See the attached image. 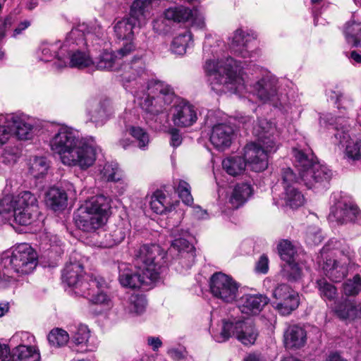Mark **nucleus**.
I'll list each match as a JSON object with an SVG mask.
<instances>
[{
  "mask_svg": "<svg viewBox=\"0 0 361 361\" xmlns=\"http://www.w3.org/2000/svg\"><path fill=\"white\" fill-rule=\"evenodd\" d=\"M34 339L35 337L32 335L25 331L17 333L13 337V340L16 341L20 340L22 342L21 344H25L26 345H30V344L34 341Z\"/></svg>",
  "mask_w": 361,
  "mask_h": 361,
  "instance_id": "obj_63",
  "label": "nucleus"
},
{
  "mask_svg": "<svg viewBox=\"0 0 361 361\" xmlns=\"http://www.w3.org/2000/svg\"><path fill=\"white\" fill-rule=\"evenodd\" d=\"M49 164L47 159L42 157H34L30 159L29 173L35 178H39L47 174Z\"/></svg>",
  "mask_w": 361,
  "mask_h": 361,
  "instance_id": "obj_43",
  "label": "nucleus"
},
{
  "mask_svg": "<svg viewBox=\"0 0 361 361\" xmlns=\"http://www.w3.org/2000/svg\"><path fill=\"white\" fill-rule=\"evenodd\" d=\"M305 239L307 243L311 245L320 243L322 236L319 228L316 226L308 227L305 233Z\"/></svg>",
  "mask_w": 361,
  "mask_h": 361,
  "instance_id": "obj_56",
  "label": "nucleus"
},
{
  "mask_svg": "<svg viewBox=\"0 0 361 361\" xmlns=\"http://www.w3.org/2000/svg\"><path fill=\"white\" fill-rule=\"evenodd\" d=\"M193 46V37L190 31L185 30L177 35L171 41L170 50L171 53L183 56L188 48Z\"/></svg>",
  "mask_w": 361,
  "mask_h": 361,
  "instance_id": "obj_34",
  "label": "nucleus"
},
{
  "mask_svg": "<svg viewBox=\"0 0 361 361\" xmlns=\"http://www.w3.org/2000/svg\"><path fill=\"white\" fill-rule=\"evenodd\" d=\"M74 45L75 44L68 46V66L71 68L83 69L94 65V61L90 57L88 52L79 50L73 51Z\"/></svg>",
  "mask_w": 361,
  "mask_h": 361,
  "instance_id": "obj_32",
  "label": "nucleus"
},
{
  "mask_svg": "<svg viewBox=\"0 0 361 361\" xmlns=\"http://www.w3.org/2000/svg\"><path fill=\"white\" fill-rule=\"evenodd\" d=\"M90 334L88 327L84 324H80L76 328L72 337L75 345H85L87 343Z\"/></svg>",
  "mask_w": 361,
  "mask_h": 361,
  "instance_id": "obj_53",
  "label": "nucleus"
},
{
  "mask_svg": "<svg viewBox=\"0 0 361 361\" xmlns=\"http://www.w3.org/2000/svg\"><path fill=\"white\" fill-rule=\"evenodd\" d=\"M37 214V197L29 191H23L15 197L6 196L0 201V216L5 220L13 217L19 225L30 224Z\"/></svg>",
  "mask_w": 361,
  "mask_h": 361,
  "instance_id": "obj_7",
  "label": "nucleus"
},
{
  "mask_svg": "<svg viewBox=\"0 0 361 361\" xmlns=\"http://www.w3.org/2000/svg\"><path fill=\"white\" fill-rule=\"evenodd\" d=\"M283 194V200L286 206L290 208H298L305 203V197L302 193L294 185L285 186Z\"/></svg>",
  "mask_w": 361,
  "mask_h": 361,
  "instance_id": "obj_41",
  "label": "nucleus"
},
{
  "mask_svg": "<svg viewBox=\"0 0 361 361\" xmlns=\"http://www.w3.org/2000/svg\"><path fill=\"white\" fill-rule=\"evenodd\" d=\"M82 286L84 288L77 290V295L87 298L90 302L102 306L104 310H109L112 307L111 298L104 291L106 283L102 277L91 276L90 283H84Z\"/></svg>",
  "mask_w": 361,
  "mask_h": 361,
  "instance_id": "obj_14",
  "label": "nucleus"
},
{
  "mask_svg": "<svg viewBox=\"0 0 361 361\" xmlns=\"http://www.w3.org/2000/svg\"><path fill=\"white\" fill-rule=\"evenodd\" d=\"M51 150L67 166L85 171L94 164L97 158L96 143L92 137H80L75 128L62 124L57 126L49 140Z\"/></svg>",
  "mask_w": 361,
  "mask_h": 361,
  "instance_id": "obj_2",
  "label": "nucleus"
},
{
  "mask_svg": "<svg viewBox=\"0 0 361 361\" xmlns=\"http://www.w3.org/2000/svg\"><path fill=\"white\" fill-rule=\"evenodd\" d=\"M240 284L231 276L222 272L214 273L210 278L209 289L212 295L226 303L236 301Z\"/></svg>",
  "mask_w": 361,
  "mask_h": 361,
  "instance_id": "obj_13",
  "label": "nucleus"
},
{
  "mask_svg": "<svg viewBox=\"0 0 361 361\" xmlns=\"http://www.w3.org/2000/svg\"><path fill=\"white\" fill-rule=\"evenodd\" d=\"M146 303L143 296L133 294L128 299L126 309L130 314H140L145 311Z\"/></svg>",
  "mask_w": 361,
  "mask_h": 361,
  "instance_id": "obj_45",
  "label": "nucleus"
},
{
  "mask_svg": "<svg viewBox=\"0 0 361 361\" xmlns=\"http://www.w3.org/2000/svg\"><path fill=\"white\" fill-rule=\"evenodd\" d=\"M102 178L107 181L118 182L123 180V171L116 163H107L102 170Z\"/></svg>",
  "mask_w": 361,
  "mask_h": 361,
  "instance_id": "obj_46",
  "label": "nucleus"
},
{
  "mask_svg": "<svg viewBox=\"0 0 361 361\" xmlns=\"http://www.w3.org/2000/svg\"><path fill=\"white\" fill-rule=\"evenodd\" d=\"M257 33L249 29L238 28L230 39V47L243 58L252 57L255 52L249 50V44L257 39Z\"/></svg>",
  "mask_w": 361,
  "mask_h": 361,
  "instance_id": "obj_21",
  "label": "nucleus"
},
{
  "mask_svg": "<svg viewBox=\"0 0 361 361\" xmlns=\"http://www.w3.org/2000/svg\"><path fill=\"white\" fill-rule=\"evenodd\" d=\"M269 302V298L261 294H244L238 300L239 310L247 316L259 314Z\"/></svg>",
  "mask_w": 361,
  "mask_h": 361,
  "instance_id": "obj_24",
  "label": "nucleus"
},
{
  "mask_svg": "<svg viewBox=\"0 0 361 361\" xmlns=\"http://www.w3.org/2000/svg\"><path fill=\"white\" fill-rule=\"evenodd\" d=\"M258 331L250 321L232 319H224L219 332L213 334L214 339L218 343L227 341L234 336L244 345H253L257 337Z\"/></svg>",
  "mask_w": 361,
  "mask_h": 361,
  "instance_id": "obj_11",
  "label": "nucleus"
},
{
  "mask_svg": "<svg viewBox=\"0 0 361 361\" xmlns=\"http://www.w3.org/2000/svg\"><path fill=\"white\" fill-rule=\"evenodd\" d=\"M293 157L300 179L308 188L328 183L331 178V171L326 165L321 164L312 152L294 149Z\"/></svg>",
  "mask_w": 361,
  "mask_h": 361,
  "instance_id": "obj_8",
  "label": "nucleus"
},
{
  "mask_svg": "<svg viewBox=\"0 0 361 361\" xmlns=\"http://www.w3.org/2000/svg\"><path fill=\"white\" fill-rule=\"evenodd\" d=\"M165 254L157 245H143L134 251L135 267L147 274L154 281L159 278V271L164 261Z\"/></svg>",
  "mask_w": 361,
  "mask_h": 361,
  "instance_id": "obj_12",
  "label": "nucleus"
},
{
  "mask_svg": "<svg viewBox=\"0 0 361 361\" xmlns=\"http://www.w3.org/2000/svg\"><path fill=\"white\" fill-rule=\"evenodd\" d=\"M94 66L98 70L117 71L123 64L116 51L104 50L94 62Z\"/></svg>",
  "mask_w": 361,
  "mask_h": 361,
  "instance_id": "obj_31",
  "label": "nucleus"
},
{
  "mask_svg": "<svg viewBox=\"0 0 361 361\" xmlns=\"http://www.w3.org/2000/svg\"><path fill=\"white\" fill-rule=\"evenodd\" d=\"M278 250L281 259L286 263L295 259L296 249L290 241L288 240H281L278 245Z\"/></svg>",
  "mask_w": 361,
  "mask_h": 361,
  "instance_id": "obj_48",
  "label": "nucleus"
},
{
  "mask_svg": "<svg viewBox=\"0 0 361 361\" xmlns=\"http://www.w3.org/2000/svg\"><path fill=\"white\" fill-rule=\"evenodd\" d=\"M171 119L176 126L184 128L193 125L197 116L192 104L184 100H178L171 109Z\"/></svg>",
  "mask_w": 361,
  "mask_h": 361,
  "instance_id": "obj_22",
  "label": "nucleus"
},
{
  "mask_svg": "<svg viewBox=\"0 0 361 361\" xmlns=\"http://www.w3.org/2000/svg\"><path fill=\"white\" fill-rule=\"evenodd\" d=\"M129 133L137 142V146L141 149H146L149 142V137L147 132L142 128L136 126H130L128 129Z\"/></svg>",
  "mask_w": 361,
  "mask_h": 361,
  "instance_id": "obj_50",
  "label": "nucleus"
},
{
  "mask_svg": "<svg viewBox=\"0 0 361 361\" xmlns=\"http://www.w3.org/2000/svg\"><path fill=\"white\" fill-rule=\"evenodd\" d=\"M336 316L343 320H354L359 315L358 307L351 301L345 300L337 304L334 307Z\"/></svg>",
  "mask_w": 361,
  "mask_h": 361,
  "instance_id": "obj_40",
  "label": "nucleus"
},
{
  "mask_svg": "<svg viewBox=\"0 0 361 361\" xmlns=\"http://www.w3.org/2000/svg\"><path fill=\"white\" fill-rule=\"evenodd\" d=\"M252 186L246 183H238L228 197L231 207L238 209L243 205L252 195Z\"/></svg>",
  "mask_w": 361,
  "mask_h": 361,
  "instance_id": "obj_29",
  "label": "nucleus"
},
{
  "mask_svg": "<svg viewBox=\"0 0 361 361\" xmlns=\"http://www.w3.org/2000/svg\"><path fill=\"white\" fill-rule=\"evenodd\" d=\"M167 354L174 361L184 360L188 356V352L183 346L170 348L167 350Z\"/></svg>",
  "mask_w": 361,
  "mask_h": 361,
  "instance_id": "obj_57",
  "label": "nucleus"
},
{
  "mask_svg": "<svg viewBox=\"0 0 361 361\" xmlns=\"http://www.w3.org/2000/svg\"><path fill=\"white\" fill-rule=\"evenodd\" d=\"M135 269H133L131 266L126 264H121L118 266V281L122 286L137 288L150 286L155 281L147 274H143L142 270L135 267Z\"/></svg>",
  "mask_w": 361,
  "mask_h": 361,
  "instance_id": "obj_18",
  "label": "nucleus"
},
{
  "mask_svg": "<svg viewBox=\"0 0 361 361\" xmlns=\"http://www.w3.org/2000/svg\"><path fill=\"white\" fill-rule=\"evenodd\" d=\"M136 49V46L132 40L126 42L118 49L116 53L118 56H119V59L121 60V63L123 64V59L127 57L130 55L133 52H134Z\"/></svg>",
  "mask_w": 361,
  "mask_h": 361,
  "instance_id": "obj_59",
  "label": "nucleus"
},
{
  "mask_svg": "<svg viewBox=\"0 0 361 361\" xmlns=\"http://www.w3.org/2000/svg\"><path fill=\"white\" fill-rule=\"evenodd\" d=\"M326 95L329 100L337 104L338 109H343L345 111H348L353 106V100L350 97H343L339 90H327Z\"/></svg>",
  "mask_w": 361,
  "mask_h": 361,
  "instance_id": "obj_42",
  "label": "nucleus"
},
{
  "mask_svg": "<svg viewBox=\"0 0 361 361\" xmlns=\"http://www.w3.org/2000/svg\"><path fill=\"white\" fill-rule=\"evenodd\" d=\"M150 207L158 214H162L169 210L167 199L162 191L157 190L153 193L150 200Z\"/></svg>",
  "mask_w": 361,
  "mask_h": 361,
  "instance_id": "obj_44",
  "label": "nucleus"
},
{
  "mask_svg": "<svg viewBox=\"0 0 361 361\" xmlns=\"http://www.w3.org/2000/svg\"><path fill=\"white\" fill-rule=\"evenodd\" d=\"M169 252L170 255H176L187 259L189 262L187 265L188 268L190 267L194 262V247L185 238H179L173 240L169 249Z\"/></svg>",
  "mask_w": 361,
  "mask_h": 361,
  "instance_id": "obj_28",
  "label": "nucleus"
},
{
  "mask_svg": "<svg viewBox=\"0 0 361 361\" xmlns=\"http://www.w3.org/2000/svg\"><path fill=\"white\" fill-rule=\"evenodd\" d=\"M281 178L284 187L288 185H293V183L297 182L298 179L295 174L293 173V170L290 168L282 169Z\"/></svg>",
  "mask_w": 361,
  "mask_h": 361,
  "instance_id": "obj_60",
  "label": "nucleus"
},
{
  "mask_svg": "<svg viewBox=\"0 0 361 361\" xmlns=\"http://www.w3.org/2000/svg\"><path fill=\"white\" fill-rule=\"evenodd\" d=\"M234 135L233 128L226 123L215 125L210 135L211 143L219 149H224L228 147Z\"/></svg>",
  "mask_w": 361,
  "mask_h": 361,
  "instance_id": "obj_26",
  "label": "nucleus"
},
{
  "mask_svg": "<svg viewBox=\"0 0 361 361\" xmlns=\"http://www.w3.org/2000/svg\"><path fill=\"white\" fill-rule=\"evenodd\" d=\"M100 33L99 25H90L86 23H80L68 34L63 42L56 41L42 43L39 47V57L41 61L45 62L54 61L57 68L67 67L68 46L85 44L89 35L95 34L99 36Z\"/></svg>",
  "mask_w": 361,
  "mask_h": 361,
  "instance_id": "obj_4",
  "label": "nucleus"
},
{
  "mask_svg": "<svg viewBox=\"0 0 361 361\" xmlns=\"http://www.w3.org/2000/svg\"><path fill=\"white\" fill-rule=\"evenodd\" d=\"M12 361H39L40 355L38 350L32 345L20 344L13 349Z\"/></svg>",
  "mask_w": 361,
  "mask_h": 361,
  "instance_id": "obj_36",
  "label": "nucleus"
},
{
  "mask_svg": "<svg viewBox=\"0 0 361 361\" xmlns=\"http://www.w3.org/2000/svg\"><path fill=\"white\" fill-rule=\"evenodd\" d=\"M277 148L269 149L262 143L250 142L243 149V159L253 171L261 172L268 167V154Z\"/></svg>",
  "mask_w": 361,
  "mask_h": 361,
  "instance_id": "obj_16",
  "label": "nucleus"
},
{
  "mask_svg": "<svg viewBox=\"0 0 361 361\" xmlns=\"http://www.w3.org/2000/svg\"><path fill=\"white\" fill-rule=\"evenodd\" d=\"M17 151V149L13 147H6L4 149L2 154L3 162L6 164L16 163L19 158Z\"/></svg>",
  "mask_w": 361,
  "mask_h": 361,
  "instance_id": "obj_58",
  "label": "nucleus"
},
{
  "mask_svg": "<svg viewBox=\"0 0 361 361\" xmlns=\"http://www.w3.org/2000/svg\"><path fill=\"white\" fill-rule=\"evenodd\" d=\"M192 16V10L182 5L170 7L164 12L165 18L175 23L189 22Z\"/></svg>",
  "mask_w": 361,
  "mask_h": 361,
  "instance_id": "obj_39",
  "label": "nucleus"
},
{
  "mask_svg": "<svg viewBox=\"0 0 361 361\" xmlns=\"http://www.w3.org/2000/svg\"><path fill=\"white\" fill-rule=\"evenodd\" d=\"M343 34L347 43L353 47L361 46V22L354 19L344 25Z\"/></svg>",
  "mask_w": 361,
  "mask_h": 361,
  "instance_id": "obj_37",
  "label": "nucleus"
},
{
  "mask_svg": "<svg viewBox=\"0 0 361 361\" xmlns=\"http://www.w3.org/2000/svg\"><path fill=\"white\" fill-rule=\"evenodd\" d=\"M169 134L171 135V145L173 147H177L180 145L182 143V135L180 133V131L176 128H171L169 130Z\"/></svg>",
  "mask_w": 361,
  "mask_h": 361,
  "instance_id": "obj_64",
  "label": "nucleus"
},
{
  "mask_svg": "<svg viewBox=\"0 0 361 361\" xmlns=\"http://www.w3.org/2000/svg\"><path fill=\"white\" fill-rule=\"evenodd\" d=\"M47 339L51 346L60 348L68 343L69 336L66 331L61 329H55L50 331Z\"/></svg>",
  "mask_w": 361,
  "mask_h": 361,
  "instance_id": "obj_47",
  "label": "nucleus"
},
{
  "mask_svg": "<svg viewBox=\"0 0 361 361\" xmlns=\"http://www.w3.org/2000/svg\"><path fill=\"white\" fill-rule=\"evenodd\" d=\"M272 295V305L281 315L290 314L299 306L298 293L286 284H280L276 287Z\"/></svg>",
  "mask_w": 361,
  "mask_h": 361,
  "instance_id": "obj_15",
  "label": "nucleus"
},
{
  "mask_svg": "<svg viewBox=\"0 0 361 361\" xmlns=\"http://www.w3.org/2000/svg\"><path fill=\"white\" fill-rule=\"evenodd\" d=\"M317 286L320 292L321 296L325 300H333L337 295V290L336 287L328 283L324 279L317 281Z\"/></svg>",
  "mask_w": 361,
  "mask_h": 361,
  "instance_id": "obj_52",
  "label": "nucleus"
},
{
  "mask_svg": "<svg viewBox=\"0 0 361 361\" xmlns=\"http://www.w3.org/2000/svg\"><path fill=\"white\" fill-rule=\"evenodd\" d=\"M203 68L212 89L217 93L226 91L242 93L246 90L239 66L233 58L208 59Z\"/></svg>",
  "mask_w": 361,
  "mask_h": 361,
  "instance_id": "obj_3",
  "label": "nucleus"
},
{
  "mask_svg": "<svg viewBox=\"0 0 361 361\" xmlns=\"http://www.w3.org/2000/svg\"><path fill=\"white\" fill-rule=\"evenodd\" d=\"M110 115V109L99 106L91 112L90 120L97 124H103L109 118Z\"/></svg>",
  "mask_w": 361,
  "mask_h": 361,
  "instance_id": "obj_54",
  "label": "nucleus"
},
{
  "mask_svg": "<svg viewBox=\"0 0 361 361\" xmlns=\"http://www.w3.org/2000/svg\"><path fill=\"white\" fill-rule=\"evenodd\" d=\"M192 16L191 17L189 22H191L193 25L199 28H203L205 25L204 16L195 8H192Z\"/></svg>",
  "mask_w": 361,
  "mask_h": 361,
  "instance_id": "obj_61",
  "label": "nucleus"
},
{
  "mask_svg": "<svg viewBox=\"0 0 361 361\" xmlns=\"http://www.w3.org/2000/svg\"><path fill=\"white\" fill-rule=\"evenodd\" d=\"M282 274L284 278L288 281H297L300 279L302 271L298 264L295 262V259L290 262H286L282 269Z\"/></svg>",
  "mask_w": 361,
  "mask_h": 361,
  "instance_id": "obj_51",
  "label": "nucleus"
},
{
  "mask_svg": "<svg viewBox=\"0 0 361 361\" xmlns=\"http://www.w3.org/2000/svg\"><path fill=\"white\" fill-rule=\"evenodd\" d=\"M247 166L243 157L239 156L228 157L222 161L223 169L232 176L242 175L245 171Z\"/></svg>",
  "mask_w": 361,
  "mask_h": 361,
  "instance_id": "obj_38",
  "label": "nucleus"
},
{
  "mask_svg": "<svg viewBox=\"0 0 361 361\" xmlns=\"http://www.w3.org/2000/svg\"><path fill=\"white\" fill-rule=\"evenodd\" d=\"M37 264V252L27 243L4 252L0 263V288L6 287L16 276L32 273Z\"/></svg>",
  "mask_w": 361,
  "mask_h": 361,
  "instance_id": "obj_5",
  "label": "nucleus"
},
{
  "mask_svg": "<svg viewBox=\"0 0 361 361\" xmlns=\"http://www.w3.org/2000/svg\"><path fill=\"white\" fill-rule=\"evenodd\" d=\"M347 117L340 116L334 118L331 114L320 117V123H328L334 125L336 133L335 137L343 148L344 159L349 163L361 161V140L348 134L350 126L347 123Z\"/></svg>",
  "mask_w": 361,
  "mask_h": 361,
  "instance_id": "obj_10",
  "label": "nucleus"
},
{
  "mask_svg": "<svg viewBox=\"0 0 361 361\" xmlns=\"http://www.w3.org/2000/svg\"><path fill=\"white\" fill-rule=\"evenodd\" d=\"M11 137L10 127L6 114H0V148Z\"/></svg>",
  "mask_w": 361,
  "mask_h": 361,
  "instance_id": "obj_55",
  "label": "nucleus"
},
{
  "mask_svg": "<svg viewBox=\"0 0 361 361\" xmlns=\"http://www.w3.org/2000/svg\"><path fill=\"white\" fill-rule=\"evenodd\" d=\"M82 276L83 267L81 263L77 261H71L66 264L63 271L62 279L63 282L73 288L75 295L77 290L84 288L82 286V283H90V278L88 280L82 281L81 280Z\"/></svg>",
  "mask_w": 361,
  "mask_h": 361,
  "instance_id": "obj_25",
  "label": "nucleus"
},
{
  "mask_svg": "<svg viewBox=\"0 0 361 361\" xmlns=\"http://www.w3.org/2000/svg\"><path fill=\"white\" fill-rule=\"evenodd\" d=\"M351 262V255L348 250H338L326 245L318 256L317 262L324 274L335 282L341 281L348 273V266Z\"/></svg>",
  "mask_w": 361,
  "mask_h": 361,
  "instance_id": "obj_9",
  "label": "nucleus"
},
{
  "mask_svg": "<svg viewBox=\"0 0 361 361\" xmlns=\"http://www.w3.org/2000/svg\"><path fill=\"white\" fill-rule=\"evenodd\" d=\"M343 291L345 295L354 296L361 291V277L356 274L353 279L346 280L343 284Z\"/></svg>",
  "mask_w": 361,
  "mask_h": 361,
  "instance_id": "obj_49",
  "label": "nucleus"
},
{
  "mask_svg": "<svg viewBox=\"0 0 361 361\" xmlns=\"http://www.w3.org/2000/svg\"><path fill=\"white\" fill-rule=\"evenodd\" d=\"M110 209L109 197L103 195L92 197L75 212V226L84 232H94L106 224Z\"/></svg>",
  "mask_w": 361,
  "mask_h": 361,
  "instance_id": "obj_6",
  "label": "nucleus"
},
{
  "mask_svg": "<svg viewBox=\"0 0 361 361\" xmlns=\"http://www.w3.org/2000/svg\"><path fill=\"white\" fill-rule=\"evenodd\" d=\"M276 132L274 124L265 118L258 119L252 130V134L257 138L258 142L262 143L269 149L277 148L274 137Z\"/></svg>",
  "mask_w": 361,
  "mask_h": 361,
  "instance_id": "obj_23",
  "label": "nucleus"
},
{
  "mask_svg": "<svg viewBox=\"0 0 361 361\" xmlns=\"http://www.w3.org/2000/svg\"><path fill=\"white\" fill-rule=\"evenodd\" d=\"M10 130H15L16 136L20 140H30L34 135L35 120L22 112L7 114Z\"/></svg>",
  "mask_w": 361,
  "mask_h": 361,
  "instance_id": "obj_20",
  "label": "nucleus"
},
{
  "mask_svg": "<svg viewBox=\"0 0 361 361\" xmlns=\"http://www.w3.org/2000/svg\"><path fill=\"white\" fill-rule=\"evenodd\" d=\"M137 24L138 22L130 16L116 21L113 26L115 37L121 40H133Z\"/></svg>",
  "mask_w": 361,
  "mask_h": 361,
  "instance_id": "obj_27",
  "label": "nucleus"
},
{
  "mask_svg": "<svg viewBox=\"0 0 361 361\" xmlns=\"http://www.w3.org/2000/svg\"><path fill=\"white\" fill-rule=\"evenodd\" d=\"M359 214L360 210L356 205L350 200L342 199L331 207L329 221L338 225H343L355 221Z\"/></svg>",
  "mask_w": 361,
  "mask_h": 361,
  "instance_id": "obj_19",
  "label": "nucleus"
},
{
  "mask_svg": "<svg viewBox=\"0 0 361 361\" xmlns=\"http://www.w3.org/2000/svg\"><path fill=\"white\" fill-rule=\"evenodd\" d=\"M306 341V331L300 326H290L284 333V342L286 348H300L305 345Z\"/></svg>",
  "mask_w": 361,
  "mask_h": 361,
  "instance_id": "obj_30",
  "label": "nucleus"
},
{
  "mask_svg": "<svg viewBox=\"0 0 361 361\" xmlns=\"http://www.w3.org/2000/svg\"><path fill=\"white\" fill-rule=\"evenodd\" d=\"M262 75V78L257 81L252 87L255 94L263 102H270L274 106L279 103L276 80L269 75L268 72L262 68H257Z\"/></svg>",
  "mask_w": 361,
  "mask_h": 361,
  "instance_id": "obj_17",
  "label": "nucleus"
},
{
  "mask_svg": "<svg viewBox=\"0 0 361 361\" xmlns=\"http://www.w3.org/2000/svg\"><path fill=\"white\" fill-rule=\"evenodd\" d=\"M68 195L66 192L57 187L50 188L46 193V204L54 211H58L66 207Z\"/></svg>",
  "mask_w": 361,
  "mask_h": 361,
  "instance_id": "obj_33",
  "label": "nucleus"
},
{
  "mask_svg": "<svg viewBox=\"0 0 361 361\" xmlns=\"http://www.w3.org/2000/svg\"><path fill=\"white\" fill-rule=\"evenodd\" d=\"M255 270L257 273L267 274L269 270V259L266 255H262L257 261Z\"/></svg>",
  "mask_w": 361,
  "mask_h": 361,
  "instance_id": "obj_62",
  "label": "nucleus"
},
{
  "mask_svg": "<svg viewBox=\"0 0 361 361\" xmlns=\"http://www.w3.org/2000/svg\"><path fill=\"white\" fill-rule=\"evenodd\" d=\"M152 5V0H134L130 6L129 16L140 24L149 16Z\"/></svg>",
  "mask_w": 361,
  "mask_h": 361,
  "instance_id": "obj_35",
  "label": "nucleus"
},
{
  "mask_svg": "<svg viewBox=\"0 0 361 361\" xmlns=\"http://www.w3.org/2000/svg\"><path fill=\"white\" fill-rule=\"evenodd\" d=\"M133 65L124 64L121 80L126 90L137 99L145 111L156 114L171 104L174 99L173 89L168 84L157 80L147 81V75L142 66L141 57L135 56Z\"/></svg>",
  "mask_w": 361,
  "mask_h": 361,
  "instance_id": "obj_1",
  "label": "nucleus"
}]
</instances>
